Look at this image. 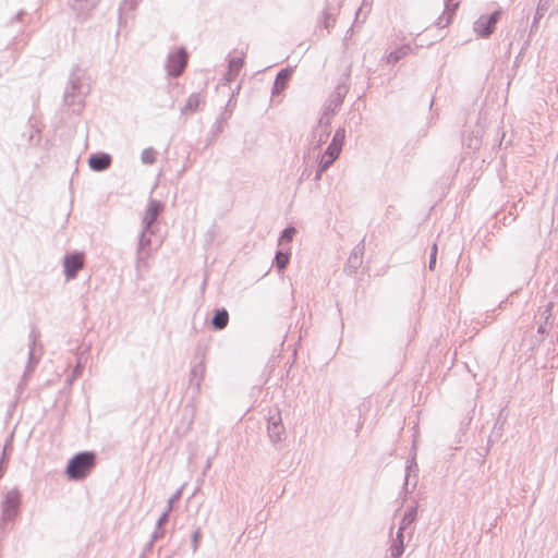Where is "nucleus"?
I'll return each mask as SVG.
<instances>
[{
    "label": "nucleus",
    "mask_w": 558,
    "mask_h": 558,
    "mask_svg": "<svg viewBox=\"0 0 558 558\" xmlns=\"http://www.w3.org/2000/svg\"><path fill=\"white\" fill-rule=\"evenodd\" d=\"M90 86L86 81L85 71L75 66L70 73L69 82L63 94V105L73 113H80L84 107L85 97Z\"/></svg>",
    "instance_id": "nucleus-1"
},
{
    "label": "nucleus",
    "mask_w": 558,
    "mask_h": 558,
    "mask_svg": "<svg viewBox=\"0 0 558 558\" xmlns=\"http://www.w3.org/2000/svg\"><path fill=\"white\" fill-rule=\"evenodd\" d=\"M96 465V454L93 451H82L74 454L68 462L65 474L72 481L85 478Z\"/></svg>",
    "instance_id": "nucleus-2"
},
{
    "label": "nucleus",
    "mask_w": 558,
    "mask_h": 558,
    "mask_svg": "<svg viewBox=\"0 0 558 558\" xmlns=\"http://www.w3.org/2000/svg\"><path fill=\"white\" fill-rule=\"evenodd\" d=\"M21 499L22 496L17 488H13L4 495V499L1 504L2 522H11L15 520L19 514Z\"/></svg>",
    "instance_id": "nucleus-3"
},
{
    "label": "nucleus",
    "mask_w": 558,
    "mask_h": 558,
    "mask_svg": "<svg viewBox=\"0 0 558 558\" xmlns=\"http://www.w3.org/2000/svg\"><path fill=\"white\" fill-rule=\"evenodd\" d=\"M344 76L345 80L337 84V86L333 88V90L325 101L323 109L327 110V112L336 113L338 108L342 105L347 94L349 93L350 86L347 83V81L350 76V68H348Z\"/></svg>",
    "instance_id": "nucleus-4"
},
{
    "label": "nucleus",
    "mask_w": 558,
    "mask_h": 558,
    "mask_svg": "<svg viewBox=\"0 0 558 558\" xmlns=\"http://www.w3.org/2000/svg\"><path fill=\"white\" fill-rule=\"evenodd\" d=\"M187 52L184 47L179 48L178 50L170 52L167 57L166 70L169 76L178 77L180 76L186 64H187Z\"/></svg>",
    "instance_id": "nucleus-5"
},
{
    "label": "nucleus",
    "mask_w": 558,
    "mask_h": 558,
    "mask_svg": "<svg viewBox=\"0 0 558 558\" xmlns=\"http://www.w3.org/2000/svg\"><path fill=\"white\" fill-rule=\"evenodd\" d=\"M84 254L80 252L65 254L63 257L64 276L66 280H72L84 267Z\"/></svg>",
    "instance_id": "nucleus-6"
},
{
    "label": "nucleus",
    "mask_w": 558,
    "mask_h": 558,
    "mask_svg": "<svg viewBox=\"0 0 558 558\" xmlns=\"http://www.w3.org/2000/svg\"><path fill=\"white\" fill-rule=\"evenodd\" d=\"M500 13L498 11L493 12L488 16H480L473 25L474 32L481 37H488L495 29V25L499 20Z\"/></svg>",
    "instance_id": "nucleus-7"
},
{
    "label": "nucleus",
    "mask_w": 558,
    "mask_h": 558,
    "mask_svg": "<svg viewBox=\"0 0 558 558\" xmlns=\"http://www.w3.org/2000/svg\"><path fill=\"white\" fill-rule=\"evenodd\" d=\"M267 422V432L271 442L277 444L283 440L286 428L282 424L280 412L277 411L276 413L270 414Z\"/></svg>",
    "instance_id": "nucleus-8"
},
{
    "label": "nucleus",
    "mask_w": 558,
    "mask_h": 558,
    "mask_svg": "<svg viewBox=\"0 0 558 558\" xmlns=\"http://www.w3.org/2000/svg\"><path fill=\"white\" fill-rule=\"evenodd\" d=\"M28 338V362L23 374V379H26V377L35 369L40 359V355H36V344L39 339V332L36 329H32Z\"/></svg>",
    "instance_id": "nucleus-9"
},
{
    "label": "nucleus",
    "mask_w": 558,
    "mask_h": 558,
    "mask_svg": "<svg viewBox=\"0 0 558 558\" xmlns=\"http://www.w3.org/2000/svg\"><path fill=\"white\" fill-rule=\"evenodd\" d=\"M205 355H201V360L195 363L190 371V387L193 388L195 393H198L201 390V385L205 375Z\"/></svg>",
    "instance_id": "nucleus-10"
},
{
    "label": "nucleus",
    "mask_w": 558,
    "mask_h": 558,
    "mask_svg": "<svg viewBox=\"0 0 558 558\" xmlns=\"http://www.w3.org/2000/svg\"><path fill=\"white\" fill-rule=\"evenodd\" d=\"M162 204L159 201L150 198L147 204V208L145 215L143 217L142 223L145 227V230H150L157 217L162 211Z\"/></svg>",
    "instance_id": "nucleus-11"
},
{
    "label": "nucleus",
    "mask_w": 558,
    "mask_h": 558,
    "mask_svg": "<svg viewBox=\"0 0 558 558\" xmlns=\"http://www.w3.org/2000/svg\"><path fill=\"white\" fill-rule=\"evenodd\" d=\"M112 158L107 153H95L88 158V166L93 171L102 172L110 168Z\"/></svg>",
    "instance_id": "nucleus-12"
},
{
    "label": "nucleus",
    "mask_w": 558,
    "mask_h": 558,
    "mask_svg": "<svg viewBox=\"0 0 558 558\" xmlns=\"http://www.w3.org/2000/svg\"><path fill=\"white\" fill-rule=\"evenodd\" d=\"M342 0H326V5L323 11V24L326 29H329L335 22V17L339 12Z\"/></svg>",
    "instance_id": "nucleus-13"
},
{
    "label": "nucleus",
    "mask_w": 558,
    "mask_h": 558,
    "mask_svg": "<svg viewBox=\"0 0 558 558\" xmlns=\"http://www.w3.org/2000/svg\"><path fill=\"white\" fill-rule=\"evenodd\" d=\"M153 230H145V227H143V230L140 234L138 239V245H137V256H136V263L144 262L148 257V253L146 252V248L150 245L151 240L148 234H151Z\"/></svg>",
    "instance_id": "nucleus-14"
},
{
    "label": "nucleus",
    "mask_w": 558,
    "mask_h": 558,
    "mask_svg": "<svg viewBox=\"0 0 558 558\" xmlns=\"http://www.w3.org/2000/svg\"><path fill=\"white\" fill-rule=\"evenodd\" d=\"M100 0H69V4L78 15H87Z\"/></svg>",
    "instance_id": "nucleus-15"
},
{
    "label": "nucleus",
    "mask_w": 558,
    "mask_h": 558,
    "mask_svg": "<svg viewBox=\"0 0 558 558\" xmlns=\"http://www.w3.org/2000/svg\"><path fill=\"white\" fill-rule=\"evenodd\" d=\"M229 313L226 308H218L211 317L210 324L215 330H222L228 326Z\"/></svg>",
    "instance_id": "nucleus-16"
},
{
    "label": "nucleus",
    "mask_w": 558,
    "mask_h": 558,
    "mask_svg": "<svg viewBox=\"0 0 558 558\" xmlns=\"http://www.w3.org/2000/svg\"><path fill=\"white\" fill-rule=\"evenodd\" d=\"M458 5L459 2H454L453 0H445L444 14L437 21V25L439 27H445L450 24L454 10L458 8Z\"/></svg>",
    "instance_id": "nucleus-17"
},
{
    "label": "nucleus",
    "mask_w": 558,
    "mask_h": 558,
    "mask_svg": "<svg viewBox=\"0 0 558 558\" xmlns=\"http://www.w3.org/2000/svg\"><path fill=\"white\" fill-rule=\"evenodd\" d=\"M291 74L292 70L289 68L282 69L278 72L276 80L274 82L272 94H279L286 88L288 81L291 77Z\"/></svg>",
    "instance_id": "nucleus-18"
},
{
    "label": "nucleus",
    "mask_w": 558,
    "mask_h": 558,
    "mask_svg": "<svg viewBox=\"0 0 558 558\" xmlns=\"http://www.w3.org/2000/svg\"><path fill=\"white\" fill-rule=\"evenodd\" d=\"M329 135L330 131H324L323 129L315 126L308 138L310 144L313 146L314 149H319L320 146L327 142Z\"/></svg>",
    "instance_id": "nucleus-19"
},
{
    "label": "nucleus",
    "mask_w": 558,
    "mask_h": 558,
    "mask_svg": "<svg viewBox=\"0 0 558 558\" xmlns=\"http://www.w3.org/2000/svg\"><path fill=\"white\" fill-rule=\"evenodd\" d=\"M203 99L204 98H203L202 94H199V93L191 94L189 96V98L186 99L185 105L181 108V114L194 113L198 109Z\"/></svg>",
    "instance_id": "nucleus-20"
},
{
    "label": "nucleus",
    "mask_w": 558,
    "mask_h": 558,
    "mask_svg": "<svg viewBox=\"0 0 558 558\" xmlns=\"http://www.w3.org/2000/svg\"><path fill=\"white\" fill-rule=\"evenodd\" d=\"M364 246L361 244L356 245L351 252L348 258V268L355 271L362 264Z\"/></svg>",
    "instance_id": "nucleus-21"
},
{
    "label": "nucleus",
    "mask_w": 558,
    "mask_h": 558,
    "mask_svg": "<svg viewBox=\"0 0 558 558\" xmlns=\"http://www.w3.org/2000/svg\"><path fill=\"white\" fill-rule=\"evenodd\" d=\"M390 555L393 558H399L404 551V543H403V531L398 529L396 533V537L392 539L391 546L389 548Z\"/></svg>",
    "instance_id": "nucleus-22"
},
{
    "label": "nucleus",
    "mask_w": 558,
    "mask_h": 558,
    "mask_svg": "<svg viewBox=\"0 0 558 558\" xmlns=\"http://www.w3.org/2000/svg\"><path fill=\"white\" fill-rule=\"evenodd\" d=\"M416 514H417V506L414 505V506L409 507L405 510V512L400 521L399 529L404 531L408 526H410L415 521Z\"/></svg>",
    "instance_id": "nucleus-23"
},
{
    "label": "nucleus",
    "mask_w": 558,
    "mask_h": 558,
    "mask_svg": "<svg viewBox=\"0 0 558 558\" xmlns=\"http://www.w3.org/2000/svg\"><path fill=\"white\" fill-rule=\"evenodd\" d=\"M243 63H244L243 57L232 58L229 61L228 73H227L228 81L234 80V77L239 74L241 68L243 66Z\"/></svg>",
    "instance_id": "nucleus-24"
},
{
    "label": "nucleus",
    "mask_w": 558,
    "mask_h": 558,
    "mask_svg": "<svg viewBox=\"0 0 558 558\" xmlns=\"http://www.w3.org/2000/svg\"><path fill=\"white\" fill-rule=\"evenodd\" d=\"M289 262H290V253L278 250L276 252L272 264L279 271H282L283 269L287 268Z\"/></svg>",
    "instance_id": "nucleus-25"
},
{
    "label": "nucleus",
    "mask_w": 558,
    "mask_h": 558,
    "mask_svg": "<svg viewBox=\"0 0 558 558\" xmlns=\"http://www.w3.org/2000/svg\"><path fill=\"white\" fill-rule=\"evenodd\" d=\"M410 51H411V47L409 45H403V46L397 48L396 50L391 51L387 56V62L396 63L399 60H401L402 58H404L405 56H408Z\"/></svg>",
    "instance_id": "nucleus-26"
},
{
    "label": "nucleus",
    "mask_w": 558,
    "mask_h": 558,
    "mask_svg": "<svg viewBox=\"0 0 558 558\" xmlns=\"http://www.w3.org/2000/svg\"><path fill=\"white\" fill-rule=\"evenodd\" d=\"M335 113L327 112L323 109V112L318 119L316 128L323 129L324 131H330L331 118Z\"/></svg>",
    "instance_id": "nucleus-27"
},
{
    "label": "nucleus",
    "mask_w": 558,
    "mask_h": 558,
    "mask_svg": "<svg viewBox=\"0 0 558 558\" xmlns=\"http://www.w3.org/2000/svg\"><path fill=\"white\" fill-rule=\"evenodd\" d=\"M141 160L145 165H153L156 161V151L154 148H145L141 154Z\"/></svg>",
    "instance_id": "nucleus-28"
},
{
    "label": "nucleus",
    "mask_w": 558,
    "mask_h": 558,
    "mask_svg": "<svg viewBox=\"0 0 558 558\" xmlns=\"http://www.w3.org/2000/svg\"><path fill=\"white\" fill-rule=\"evenodd\" d=\"M341 149L342 147L338 146V145H335L332 143H330L325 153H324V156L328 157V158H331V160H337L340 153H341Z\"/></svg>",
    "instance_id": "nucleus-29"
},
{
    "label": "nucleus",
    "mask_w": 558,
    "mask_h": 558,
    "mask_svg": "<svg viewBox=\"0 0 558 558\" xmlns=\"http://www.w3.org/2000/svg\"><path fill=\"white\" fill-rule=\"evenodd\" d=\"M344 138H345V130L343 128H339L336 130L330 143L342 147L343 143H344Z\"/></svg>",
    "instance_id": "nucleus-30"
},
{
    "label": "nucleus",
    "mask_w": 558,
    "mask_h": 558,
    "mask_svg": "<svg viewBox=\"0 0 558 558\" xmlns=\"http://www.w3.org/2000/svg\"><path fill=\"white\" fill-rule=\"evenodd\" d=\"M295 232L296 230L294 227H287L286 229H283L279 238V244H281L282 242L292 241Z\"/></svg>",
    "instance_id": "nucleus-31"
},
{
    "label": "nucleus",
    "mask_w": 558,
    "mask_h": 558,
    "mask_svg": "<svg viewBox=\"0 0 558 558\" xmlns=\"http://www.w3.org/2000/svg\"><path fill=\"white\" fill-rule=\"evenodd\" d=\"M201 537H202L201 529L196 527L191 535L192 551L194 554L198 550Z\"/></svg>",
    "instance_id": "nucleus-32"
},
{
    "label": "nucleus",
    "mask_w": 558,
    "mask_h": 558,
    "mask_svg": "<svg viewBox=\"0 0 558 558\" xmlns=\"http://www.w3.org/2000/svg\"><path fill=\"white\" fill-rule=\"evenodd\" d=\"M138 1L140 0H123L119 8L120 16L125 11H133L136 8Z\"/></svg>",
    "instance_id": "nucleus-33"
},
{
    "label": "nucleus",
    "mask_w": 558,
    "mask_h": 558,
    "mask_svg": "<svg viewBox=\"0 0 558 558\" xmlns=\"http://www.w3.org/2000/svg\"><path fill=\"white\" fill-rule=\"evenodd\" d=\"M553 0H539L538 2V5H537V10H536V14L534 16V23L542 17L543 15V12L546 10L547 5H549V3L551 2Z\"/></svg>",
    "instance_id": "nucleus-34"
},
{
    "label": "nucleus",
    "mask_w": 558,
    "mask_h": 558,
    "mask_svg": "<svg viewBox=\"0 0 558 558\" xmlns=\"http://www.w3.org/2000/svg\"><path fill=\"white\" fill-rule=\"evenodd\" d=\"M182 489H178L169 499L166 506L167 511L171 512L173 509V504L177 502L181 498Z\"/></svg>",
    "instance_id": "nucleus-35"
},
{
    "label": "nucleus",
    "mask_w": 558,
    "mask_h": 558,
    "mask_svg": "<svg viewBox=\"0 0 558 558\" xmlns=\"http://www.w3.org/2000/svg\"><path fill=\"white\" fill-rule=\"evenodd\" d=\"M335 161L323 155L318 165L319 172H325Z\"/></svg>",
    "instance_id": "nucleus-36"
},
{
    "label": "nucleus",
    "mask_w": 558,
    "mask_h": 558,
    "mask_svg": "<svg viewBox=\"0 0 558 558\" xmlns=\"http://www.w3.org/2000/svg\"><path fill=\"white\" fill-rule=\"evenodd\" d=\"M436 256H437V245L434 244L433 247H432V251H430V254H429V263H428V268L430 270H433L435 268V265H436Z\"/></svg>",
    "instance_id": "nucleus-37"
},
{
    "label": "nucleus",
    "mask_w": 558,
    "mask_h": 558,
    "mask_svg": "<svg viewBox=\"0 0 558 558\" xmlns=\"http://www.w3.org/2000/svg\"><path fill=\"white\" fill-rule=\"evenodd\" d=\"M417 465L414 461V458L410 461V463L407 465V473H405V477H404V485L408 486L409 484V477H410V474L412 472L413 469H416Z\"/></svg>",
    "instance_id": "nucleus-38"
},
{
    "label": "nucleus",
    "mask_w": 558,
    "mask_h": 558,
    "mask_svg": "<svg viewBox=\"0 0 558 558\" xmlns=\"http://www.w3.org/2000/svg\"><path fill=\"white\" fill-rule=\"evenodd\" d=\"M169 511L165 510L156 522V526L161 529L169 519Z\"/></svg>",
    "instance_id": "nucleus-39"
},
{
    "label": "nucleus",
    "mask_w": 558,
    "mask_h": 558,
    "mask_svg": "<svg viewBox=\"0 0 558 558\" xmlns=\"http://www.w3.org/2000/svg\"><path fill=\"white\" fill-rule=\"evenodd\" d=\"M373 1H374V0H363V1H362V5H361V8H360V9L356 11V13H355V22H357V21H359V17H360V15L362 14L363 9H364V8H371V5H372Z\"/></svg>",
    "instance_id": "nucleus-40"
},
{
    "label": "nucleus",
    "mask_w": 558,
    "mask_h": 558,
    "mask_svg": "<svg viewBox=\"0 0 558 558\" xmlns=\"http://www.w3.org/2000/svg\"><path fill=\"white\" fill-rule=\"evenodd\" d=\"M163 533H165V530L162 527L158 529L157 526H155V531L153 532V534L150 536L151 542H156L157 539L162 537Z\"/></svg>",
    "instance_id": "nucleus-41"
},
{
    "label": "nucleus",
    "mask_w": 558,
    "mask_h": 558,
    "mask_svg": "<svg viewBox=\"0 0 558 558\" xmlns=\"http://www.w3.org/2000/svg\"><path fill=\"white\" fill-rule=\"evenodd\" d=\"M551 310H553V303L550 302V303H548V304L546 305V307H545V310H544V312H543V314H542V317H543V319H544V320H547V322H548V319H549V318H550V316H551Z\"/></svg>",
    "instance_id": "nucleus-42"
},
{
    "label": "nucleus",
    "mask_w": 558,
    "mask_h": 558,
    "mask_svg": "<svg viewBox=\"0 0 558 558\" xmlns=\"http://www.w3.org/2000/svg\"><path fill=\"white\" fill-rule=\"evenodd\" d=\"M551 310H553V303L550 302V303H548V304L546 305V307H545V310H544V312H543V314H542V317H543V319H544V320H547V322H548V319H549V318H550V316H551Z\"/></svg>",
    "instance_id": "nucleus-43"
},
{
    "label": "nucleus",
    "mask_w": 558,
    "mask_h": 558,
    "mask_svg": "<svg viewBox=\"0 0 558 558\" xmlns=\"http://www.w3.org/2000/svg\"><path fill=\"white\" fill-rule=\"evenodd\" d=\"M547 320H543L537 328V333L542 336V339L547 335Z\"/></svg>",
    "instance_id": "nucleus-44"
},
{
    "label": "nucleus",
    "mask_w": 558,
    "mask_h": 558,
    "mask_svg": "<svg viewBox=\"0 0 558 558\" xmlns=\"http://www.w3.org/2000/svg\"><path fill=\"white\" fill-rule=\"evenodd\" d=\"M232 111H228L227 109L220 114L218 120L226 122L231 117Z\"/></svg>",
    "instance_id": "nucleus-45"
},
{
    "label": "nucleus",
    "mask_w": 558,
    "mask_h": 558,
    "mask_svg": "<svg viewBox=\"0 0 558 558\" xmlns=\"http://www.w3.org/2000/svg\"><path fill=\"white\" fill-rule=\"evenodd\" d=\"M222 123H223V122H222V121H220V120H217V121H216V123H215L214 128L216 129V131H217V132H221V131H222V129H223Z\"/></svg>",
    "instance_id": "nucleus-46"
},
{
    "label": "nucleus",
    "mask_w": 558,
    "mask_h": 558,
    "mask_svg": "<svg viewBox=\"0 0 558 558\" xmlns=\"http://www.w3.org/2000/svg\"><path fill=\"white\" fill-rule=\"evenodd\" d=\"M323 173L324 172H319V168H317L314 180L319 181L322 179Z\"/></svg>",
    "instance_id": "nucleus-47"
},
{
    "label": "nucleus",
    "mask_w": 558,
    "mask_h": 558,
    "mask_svg": "<svg viewBox=\"0 0 558 558\" xmlns=\"http://www.w3.org/2000/svg\"><path fill=\"white\" fill-rule=\"evenodd\" d=\"M153 545H154V542H151V539L147 543V545L145 546V551H148L153 548Z\"/></svg>",
    "instance_id": "nucleus-48"
},
{
    "label": "nucleus",
    "mask_w": 558,
    "mask_h": 558,
    "mask_svg": "<svg viewBox=\"0 0 558 558\" xmlns=\"http://www.w3.org/2000/svg\"><path fill=\"white\" fill-rule=\"evenodd\" d=\"M80 368H81V359L78 360V362L75 366L74 373L77 374L80 372Z\"/></svg>",
    "instance_id": "nucleus-49"
},
{
    "label": "nucleus",
    "mask_w": 558,
    "mask_h": 558,
    "mask_svg": "<svg viewBox=\"0 0 558 558\" xmlns=\"http://www.w3.org/2000/svg\"><path fill=\"white\" fill-rule=\"evenodd\" d=\"M22 14H23V12H19V13L16 14V16H15V20H19V19H20V16H21Z\"/></svg>",
    "instance_id": "nucleus-50"
},
{
    "label": "nucleus",
    "mask_w": 558,
    "mask_h": 558,
    "mask_svg": "<svg viewBox=\"0 0 558 558\" xmlns=\"http://www.w3.org/2000/svg\"><path fill=\"white\" fill-rule=\"evenodd\" d=\"M231 100H232V97L228 100L227 107H229V106H230Z\"/></svg>",
    "instance_id": "nucleus-51"
}]
</instances>
